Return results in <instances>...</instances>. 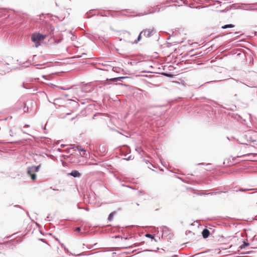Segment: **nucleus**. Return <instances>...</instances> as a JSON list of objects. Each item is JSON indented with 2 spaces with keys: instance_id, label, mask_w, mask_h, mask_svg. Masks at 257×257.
Instances as JSON below:
<instances>
[{
  "instance_id": "obj_1",
  "label": "nucleus",
  "mask_w": 257,
  "mask_h": 257,
  "mask_svg": "<svg viewBox=\"0 0 257 257\" xmlns=\"http://www.w3.org/2000/svg\"><path fill=\"white\" fill-rule=\"evenodd\" d=\"M46 35L38 33H33L31 36L32 41L35 43V47H38L41 45V42L43 41Z\"/></svg>"
},
{
  "instance_id": "obj_2",
  "label": "nucleus",
  "mask_w": 257,
  "mask_h": 257,
  "mask_svg": "<svg viewBox=\"0 0 257 257\" xmlns=\"http://www.w3.org/2000/svg\"><path fill=\"white\" fill-rule=\"evenodd\" d=\"M156 32L154 28L152 29H144L142 31V34H143V36L146 38L151 37Z\"/></svg>"
},
{
  "instance_id": "obj_3",
  "label": "nucleus",
  "mask_w": 257,
  "mask_h": 257,
  "mask_svg": "<svg viewBox=\"0 0 257 257\" xmlns=\"http://www.w3.org/2000/svg\"><path fill=\"white\" fill-rule=\"evenodd\" d=\"M253 190H255L256 191L249 193L248 194L251 195L252 198H257V189H253V188H240L238 190H236V191H241V192H244L247 191H251Z\"/></svg>"
},
{
  "instance_id": "obj_4",
  "label": "nucleus",
  "mask_w": 257,
  "mask_h": 257,
  "mask_svg": "<svg viewBox=\"0 0 257 257\" xmlns=\"http://www.w3.org/2000/svg\"><path fill=\"white\" fill-rule=\"evenodd\" d=\"M41 165L38 166H32L27 168V174H31V173L37 172L39 171Z\"/></svg>"
},
{
  "instance_id": "obj_5",
  "label": "nucleus",
  "mask_w": 257,
  "mask_h": 257,
  "mask_svg": "<svg viewBox=\"0 0 257 257\" xmlns=\"http://www.w3.org/2000/svg\"><path fill=\"white\" fill-rule=\"evenodd\" d=\"M161 229L162 232V236L170 234V230L166 226H163L161 227Z\"/></svg>"
},
{
  "instance_id": "obj_6",
  "label": "nucleus",
  "mask_w": 257,
  "mask_h": 257,
  "mask_svg": "<svg viewBox=\"0 0 257 257\" xmlns=\"http://www.w3.org/2000/svg\"><path fill=\"white\" fill-rule=\"evenodd\" d=\"M68 175H71L75 178H79L81 177V174L77 170H72Z\"/></svg>"
},
{
  "instance_id": "obj_7",
  "label": "nucleus",
  "mask_w": 257,
  "mask_h": 257,
  "mask_svg": "<svg viewBox=\"0 0 257 257\" xmlns=\"http://www.w3.org/2000/svg\"><path fill=\"white\" fill-rule=\"evenodd\" d=\"M210 234V231L207 228H204L202 230V235L204 238H207Z\"/></svg>"
},
{
  "instance_id": "obj_8",
  "label": "nucleus",
  "mask_w": 257,
  "mask_h": 257,
  "mask_svg": "<svg viewBox=\"0 0 257 257\" xmlns=\"http://www.w3.org/2000/svg\"><path fill=\"white\" fill-rule=\"evenodd\" d=\"M249 244L247 242V240H244L243 243L240 246V249L244 248L245 247L249 246Z\"/></svg>"
},
{
  "instance_id": "obj_9",
  "label": "nucleus",
  "mask_w": 257,
  "mask_h": 257,
  "mask_svg": "<svg viewBox=\"0 0 257 257\" xmlns=\"http://www.w3.org/2000/svg\"><path fill=\"white\" fill-rule=\"evenodd\" d=\"M234 27V25L233 24H227V25L222 26L221 27V28L225 29H227V28H232Z\"/></svg>"
},
{
  "instance_id": "obj_10",
  "label": "nucleus",
  "mask_w": 257,
  "mask_h": 257,
  "mask_svg": "<svg viewBox=\"0 0 257 257\" xmlns=\"http://www.w3.org/2000/svg\"><path fill=\"white\" fill-rule=\"evenodd\" d=\"M79 148V146H73L72 148H69L68 149H66V152L67 153H70V151L71 150H74V151H77L78 150V149Z\"/></svg>"
},
{
  "instance_id": "obj_11",
  "label": "nucleus",
  "mask_w": 257,
  "mask_h": 257,
  "mask_svg": "<svg viewBox=\"0 0 257 257\" xmlns=\"http://www.w3.org/2000/svg\"><path fill=\"white\" fill-rule=\"evenodd\" d=\"M142 35H143V34H142V32L140 33L138 37V38L136 40H135L134 42H131L133 44H137L141 40Z\"/></svg>"
},
{
  "instance_id": "obj_12",
  "label": "nucleus",
  "mask_w": 257,
  "mask_h": 257,
  "mask_svg": "<svg viewBox=\"0 0 257 257\" xmlns=\"http://www.w3.org/2000/svg\"><path fill=\"white\" fill-rule=\"evenodd\" d=\"M29 176H31V179L32 180H35L37 178V176L35 173H31V174H28Z\"/></svg>"
},
{
  "instance_id": "obj_13",
  "label": "nucleus",
  "mask_w": 257,
  "mask_h": 257,
  "mask_svg": "<svg viewBox=\"0 0 257 257\" xmlns=\"http://www.w3.org/2000/svg\"><path fill=\"white\" fill-rule=\"evenodd\" d=\"M115 214V212H112L111 213H110L108 217V220L109 221H111L112 218H113V215Z\"/></svg>"
},
{
  "instance_id": "obj_14",
  "label": "nucleus",
  "mask_w": 257,
  "mask_h": 257,
  "mask_svg": "<svg viewBox=\"0 0 257 257\" xmlns=\"http://www.w3.org/2000/svg\"><path fill=\"white\" fill-rule=\"evenodd\" d=\"M136 151H137V152L141 154V152L144 153V151L142 150V149L140 147H137L136 148Z\"/></svg>"
},
{
  "instance_id": "obj_15",
  "label": "nucleus",
  "mask_w": 257,
  "mask_h": 257,
  "mask_svg": "<svg viewBox=\"0 0 257 257\" xmlns=\"http://www.w3.org/2000/svg\"><path fill=\"white\" fill-rule=\"evenodd\" d=\"M145 236H146L147 237H148V238H150L151 239H154V237H155V236L152 234H150V233H146L145 234Z\"/></svg>"
},
{
  "instance_id": "obj_16",
  "label": "nucleus",
  "mask_w": 257,
  "mask_h": 257,
  "mask_svg": "<svg viewBox=\"0 0 257 257\" xmlns=\"http://www.w3.org/2000/svg\"><path fill=\"white\" fill-rule=\"evenodd\" d=\"M117 79H118V77H114V78H111L110 79H107V81L109 80V81H111L113 82H115L118 81Z\"/></svg>"
},
{
  "instance_id": "obj_17",
  "label": "nucleus",
  "mask_w": 257,
  "mask_h": 257,
  "mask_svg": "<svg viewBox=\"0 0 257 257\" xmlns=\"http://www.w3.org/2000/svg\"><path fill=\"white\" fill-rule=\"evenodd\" d=\"M220 192V191H219V190L218 189H216L215 190V192H210V193H208L207 194H211V195H213V194H216L217 193H218Z\"/></svg>"
},
{
  "instance_id": "obj_18",
  "label": "nucleus",
  "mask_w": 257,
  "mask_h": 257,
  "mask_svg": "<svg viewBox=\"0 0 257 257\" xmlns=\"http://www.w3.org/2000/svg\"><path fill=\"white\" fill-rule=\"evenodd\" d=\"M127 77H124V76H121V77H118V81H122L123 80L127 78Z\"/></svg>"
},
{
  "instance_id": "obj_19",
  "label": "nucleus",
  "mask_w": 257,
  "mask_h": 257,
  "mask_svg": "<svg viewBox=\"0 0 257 257\" xmlns=\"http://www.w3.org/2000/svg\"><path fill=\"white\" fill-rule=\"evenodd\" d=\"M77 151L85 152V149L83 148H82L81 146H79V148H78Z\"/></svg>"
},
{
  "instance_id": "obj_20",
  "label": "nucleus",
  "mask_w": 257,
  "mask_h": 257,
  "mask_svg": "<svg viewBox=\"0 0 257 257\" xmlns=\"http://www.w3.org/2000/svg\"><path fill=\"white\" fill-rule=\"evenodd\" d=\"M154 12H150V13H145V14H143V13H141V14H139L138 15L139 16H144V15H147L148 14H152V13H153Z\"/></svg>"
},
{
  "instance_id": "obj_21",
  "label": "nucleus",
  "mask_w": 257,
  "mask_h": 257,
  "mask_svg": "<svg viewBox=\"0 0 257 257\" xmlns=\"http://www.w3.org/2000/svg\"><path fill=\"white\" fill-rule=\"evenodd\" d=\"M75 230L77 232H80L81 231V228L80 227H77L76 228Z\"/></svg>"
},
{
  "instance_id": "obj_22",
  "label": "nucleus",
  "mask_w": 257,
  "mask_h": 257,
  "mask_svg": "<svg viewBox=\"0 0 257 257\" xmlns=\"http://www.w3.org/2000/svg\"><path fill=\"white\" fill-rule=\"evenodd\" d=\"M24 112H27V111L28 110V107H27V110H26V104H24Z\"/></svg>"
},
{
  "instance_id": "obj_23",
  "label": "nucleus",
  "mask_w": 257,
  "mask_h": 257,
  "mask_svg": "<svg viewBox=\"0 0 257 257\" xmlns=\"http://www.w3.org/2000/svg\"><path fill=\"white\" fill-rule=\"evenodd\" d=\"M49 215H50V214H49L48 215V216L47 217V218L45 219L46 221H50V219H49Z\"/></svg>"
},
{
  "instance_id": "obj_24",
  "label": "nucleus",
  "mask_w": 257,
  "mask_h": 257,
  "mask_svg": "<svg viewBox=\"0 0 257 257\" xmlns=\"http://www.w3.org/2000/svg\"><path fill=\"white\" fill-rule=\"evenodd\" d=\"M240 83H241V84H244V85H246V86H248V87H252L251 86H250V85H247V84H244V83H242L241 82H240Z\"/></svg>"
},
{
  "instance_id": "obj_25",
  "label": "nucleus",
  "mask_w": 257,
  "mask_h": 257,
  "mask_svg": "<svg viewBox=\"0 0 257 257\" xmlns=\"http://www.w3.org/2000/svg\"><path fill=\"white\" fill-rule=\"evenodd\" d=\"M125 159L126 160H131V156H130L127 158H125Z\"/></svg>"
},
{
  "instance_id": "obj_26",
  "label": "nucleus",
  "mask_w": 257,
  "mask_h": 257,
  "mask_svg": "<svg viewBox=\"0 0 257 257\" xmlns=\"http://www.w3.org/2000/svg\"><path fill=\"white\" fill-rule=\"evenodd\" d=\"M197 165H204L203 163H200L197 164Z\"/></svg>"
},
{
  "instance_id": "obj_27",
  "label": "nucleus",
  "mask_w": 257,
  "mask_h": 257,
  "mask_svg": "<svg viewBox=\"0 0 257 257\" xmlns=\"http://www.w3.org/2000/svg\"><path fill=\"white\" fill-rule=\"evenodd\" d=\"M77 208L79 209H83V208L80 207L78 204L77 205Z\"/></svg>"
},
{
  "instance_id": "obj_28",
  "label": "nucleus",
  "mask_w": 257,
  "mask_h": 257,
  "mask_svg": "<svg viewBox=\"0 0 257 257\" xmlns=\"http://www.w3.org/2000/svg\"><path fill=\"white\" fill-rule=\"evenodd\" d=\"M146 163H147V164L149 163L151 165H152V164L149 162V161H148V160H146Z\"/></svg>"
},
{
  "instance_id": "obj_29",
  "label": "nucleus",
  "mask_w": 257,
  "mask_h": 257,
  "mask_svg": "<svg viewBox=\"0 0 257 257\" xmlns=\"http://www.w3.org/2000/svg\"><path fill=\"white\" fill-rule=\"evenodd\" d=\"M23 87H24V88H26V89L29 88V87H28L26 86H25V84H23Z\"/></svg>"
},
{
  "instance_id": "obj_30",
  "label": "nucleus",
  "mask_w": 257,
  "mask_h": 257,
  "mask_svg": "<svg viewBox=\"0 0 257 257\" xmlns=\"http://www.w3.org/2000/svg\"><path fill=\"white\" fill-rule=\"evenodd\" d=\"M84 209L85 210H86V211H89V208H87H87H84Z\"/></svg>"
},
{
  "instance_id": "obj_31",
  "label": "nucleus",
  "mask_w": 257,
  "mask_h": 257,
  "mask_svg": "<svg viewBox=\"0 0 257 257\" xmlns=\"http://www.w3.org/2000/svg\"><path fill=\"white\" fill-rule=\"evenodd\" d=\"M134 246L137 247V246H139V244H134Z\"/></svg>"
},
{
  "instance_id": "obj_32",
  "label": "nucleus",
  "mask_w": 257,
  "mask_h": 257,
  "mask_svg": "<svg viewBox=\"0 0 257 257\" xmlns=\"http://www.w3.org/2000/svg\"><path fill=\"white\" fill-rule=\"evenodd\" d=\"M127 150L129 151V153H130L131 151H130V149L129 147H127Z\"/></svg>"
},
{
  "instance_id": "obj_33",
  "label": "nucleus",
  "mask_w": 257,
  "mask_h": 257,
  "mask_svg": "<svg viewBox=\"0 0 257 257\" xmlns=\"http://www.w3.org/2000/svg\"><path fill=\"white\" fill-rule=\"evenodd\" d=\"M92 10L90 11L89 13H86V15H88V14H89V13H91V12H92Z\"/></svg>"
},
{
  "instance_id": "obj_34",
  "label": "nucleus",
  "mask_w": 257,
  "mask_h": 257,
  "mask_svg": "<svg viewBox=\"0 0 257 257\" xmlns=\"http://www.w3.org/2000/svg\"><path fill=\"white\" fill-rule=\"evenodd\" d=\"M57 150H58V151H59V152H61V151H62V150H61V149H60V148H58V149H57Z\"/></svg>"
},
{
  "instance_id": "obj_35",
  "label": "nucleus",
  "mask_w": 257,
  "mask_h": 257,
  "mask_svg": "<svg viewBox=\"0 0 257 257\" xmlns=\"http://www.w3.org/2000/svg\"><path fill=\"white\" fill-rule=\"evenodd\" d=\"M29 125L28 124H25L24 127H29Z\"/></svg>"
},
{
  "instance_id": "obj_36",
  "label": "nucleus",
  "mask_w": 257,
  "mask_h": 257,
  "mask_svg": "<svg viewBox=\"0 0 257 257\" xmlns=\"http://www.w3.org/2000/svg\"><path fill=\"white\" fill-rule=\"evenodd\" d=\"M21 131L24 134H26V133L24 132L22 129H21Z\"/></svg>"
},
{
  "instance_id": "obj_37",
  "label": "nucleus",
  "mask_w": 257,
  "mask_h": 257,
  "mask_svg": "<svg viewBox=\"0 0 257 257\" xmlns=\"http://www.w3.org/2000/svg\"><path fill=\"white\" fill-rule=\"evenodd\" d=\"M61 146L62 147H64L65 146V145H63V144H62V145H61Z\"/></svg>"
},
{
  "instance_id": "obj_38",
  "label": "nucleus",
  "mask_w": 257,
  "mask_h": 257,
  "mask_svg": "<svg viewBox=\"0 0 257 257\" xmlns=\"http://www.w3.org/2000/svg\"><path fill=\"white\" fill-rule=\"evenodd\" d=\"M126 33L128 35H130V34H130V32H126Z\"/></svg>"
},
{
  "instance_id": "obj_39",
  "label": "nucleus",
  "mask_w": 257,
  "mask_h": 257,
  "mask_svg": "<svg viewBox=\"0 0 257 257\" xmlns=\"http://www.w3.org/2000/svg\"><path fill=\"white\" fill-rule=\"evenodd\" d=\"M170 37H171V36H170L169 37H168L167 38V40H169V39H170Z\"/></svg>"
},
{
  "instance_id": "obj_40",
  "label": "nucleus",
  "mask_w": 257,
  "mask_h": 257,
  "mask_svg": "<svg viewBox=\"0 0 257 257\" xmlns=\"http://www.w3.org/2000/svg\"><path fill=\"white\" fill-rule=\"evenodd\" d=\"M71 114V113H67L66 114V115H70V114Z\"/></svg>"
},
{
  "instance_id": "obj_41",
  "label": "nucleus",
  "mask_w": 257,
  "mask_h": 257,
  "mask_svg": "<svg viewBox=\"0 0 257 257\" xmlns=\"http://www.w3.org/2000/svg\"><path fill=\"white\" fill-rule=\"evenodd\" d=\"M74 119V117H73V118H71V120H73Z\"/></svg>"
},
{
  "instance_id": "obj_42",
  "label": "nucleus",
  "mask_w": 257,
  "mask_h": 257,
  "mask_svg": "<svg viewBox=\"0 0 257 257\" xmlns=\"http://www.w3.org/2000/svg\"><path fill=\"white\" fill-rule=\"evenodd\" d=\"M210 165V164H209V163H208V164H206V166H208V165Z\"/></svg>"
},
{
  "instance_id": "obj_43",
  "label": "nucleus",
  "mask_w": 257,
  "mask_h": 257,
  "mask_svg": "<svg viewBox=\"0 0 257 257\" xmlns=\"http://www.w3.org/2000/svg\"><path fill=\"white\" fill-rule=\"evenodd\" d=\"M222 192L224 193H225L226 192V191H223Z\"/></svg>"
},
{
  "instance_id": "obj_44",
  "label": "nucleus",
  "mask_w": 257,
  "mask_h": 257,
  "mask_svg": "<svg viewBox=\"0 0 257 257\" xmlns=\"http://www.w3.org/2000/svg\"><path fill=\"white\" fill-rule=\"evenodd\" d=\"M15 206L16 207H20L19 205H16Z\"/></svg>"
},
{
  "instance_id": "obj_45",
  "label": "nucleus",
  "mask_w": 257,
  "mask_h": 257,
  "mask_svg": "<svg viewBox=\"0 0 257 257\" xmlns=\"http://www.w3.org/2000/svg\"><path fill=\"white\" fill-rule=\"evenodd\" d=\"M83 156H84V157H85V153H84V155H83Z\"/></svg>"
},
{
  "instance_id": "obj_46",
  "label": "nucleus",
  "mask_w": 257,
  "mask_h": 257,
  "mask_svg": "<svg viewBox=\"0 0 257 257\" xmlns=\"http://www.w3.org/2000/svg\"><path fill=\"white\" fill-rule=\"evenodd\" d=\"M53 190H58V189H53Z\"/></svg>"
},
{
  "instance_id": "obj_47",
  "label": "nucleus",
  "mask_w": 257,
  "mask_h": 257,
  "mask_svg": "<svg viewBox=\"0 0 257 257\" xmlns=\"http://www.w3.org/2000/svg\"><path fill=\"white\" fill-rule=\"evenodd\" d=\"M81 56H78V57L79 58V57H81Z\"/></svg>"
},
{
  "instance_id": "obj_48",
  "label": "nucleus",
  "mask_w": 257,
  "mask_h": 257,
  "mask_svg": "<svg viewBox=\"0 0 257 257\" xmlns=\"http://www.w3.org/2000/svg\"><path fill=\"white\" fill-rule=\"evenodd\" d=\"M197 54H195L193 56H196ZM193 55H192L191 56H192Z\"/></svg>"
},
{
  "instance_id": "obj_49",
  "label": "nucleus",
  "mask_w": 257,
  "mask_h": 257,
  "mask_svg": "<svg viewBox=\"0 0 257 257\" xmlns=\"http://www.w3.org/2000/svg\"><path fill=\"white\" fill-rule=\"evenodd\" d=\"M61 89L65 90V89H64L63 88H62V87L61 88Z\"/></svg>"
},
{
  "instance_id": "obj_50",
  "label": "nucleus",
  "mask_w": 257,
  "mask_h": 257,
  "mask_svg": "<svg viewBox=\"0 0 257 257\" xmlns=\"http://www.w3.org/2000/svg\"><path fill=\"white\" fill-rule=\"evenodd\" d=\"M71 39H72V41L74 40V39H72V38H71Z\"/></svg>"
},
{
  "instance_id": "obj_51",
  "label": "nucleus",
  "mask_w": 257,
  "mask_h": 257,
  "mask_svg": "<svg viewBox=\"0 0 257 257\" xmlns=\"http://www.w3.org/2000/svg\"><path fill=\"white\" fill-rule=\"evenodd\" d=\"M10 132H11V133H12V130H10Z\"/></svg>"
}]
</instances>
